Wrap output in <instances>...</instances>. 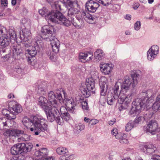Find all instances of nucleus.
I'll return each instance as SVG.
<instances>
[{
  "label": "nucleus",
  "instance_id": "f257e3e1",
  "mask_svg": "<svg viewBox=\"0 0 160 160\" xmlns=\"http://www.w3.org/2000/svg\"><path fill=\"white\" fill-rule=\"evenodd\" d=\"M139 76L138 73H135L132 75L131 78L128 77H125L121 86V95L117 101L120 104L118 109L120 111L126 109L131 102L132 96L129 88L132 83L133 88L135 87L138 83Z\"/></svg>",
  "mask_w": 160,
  "mask_h": 160
},
{
  "label": "nucleus",
  "instance_id": "f03ea898",
  "mask_svg": "<svg viewBox=\"0 0 160 160\" xmlns=\"http://www.w3.org/2000/svg\"><path fill=\"white\" fill-rule=\"evenodd\" d=\"M23 125L27 128L28 127L35 135L39 134L41 132L47 131L48 121L42 116H36L30 119L24 117L22 120Z\"/></svg>",
  "mask_w": 160,
  "mask_h": 160
},
{
  "label": "nucleus",
  "instance_id": "7ed1b4c3",
  "mask_svg": "<svg viewBox=\"0 0 160 160\" xmlns=\"http://www.w3.org/2000/svg\"><path fill=\"white\" fill-rule=\"evenodd\" d=\"M54 31L53 26H44L41 29L40 36L42 39H46L47 41L51 42L52 51L57 53L59 50V42L54 36L52 35V33Z\"/></svg>",
  "mask_w": 160,
  "mask_h": 160
},
{
  "label": "nucleus",
  "instance_id": "20e7f679",
  "mask_svg": "<svg viewBox=\"0 0 160 160\" xmlns=\"http://www.w3.org/2000/svg\"><path fill=\"white\" fill-rule=\"evenodd\" d=\"M38 12L41 16L47 18L46 19H48V22L58 23L59 22H63L66 26L69 25L70 22L66 19L61 13L57 11H51V12L48 13V10L44 7L39 10Z\"/></svg>",
  "mask_w": 160,
  "mask_h": 160
},
{
  "label": "nucleus",
  "instance_id": "39448f33",
  "mask_svg": "<svg viewBox=\"0 0 160 160\" xmlns=\"http://www.w3.org/2000/svg\"><path fill=\"white\" fill-rule=\"evenodd\" d=\"M62 94H63L65 99L66 100V105L68 107L69 112L72 113H74L76 111V102L72 98L67 97V94L64 90H62V91L61 92V93H57L56 95L57 98H56V99L58 100L59 102H58L60 103L62 102Z\"/></svg>",
  "mask_w": 160,
  "mask_h": 160
},
{
  "label": "nucleus",
  "instance_id": "423d86ee",
  "mask_svg": "<svg viewBox=\"0 0 160 160\" xmlns=\"http://www.w3.org/2000/svg\"><path fill=\"white\" fill-rule=\"evenodd\" d=\"M38 104L45 111L48 121H53L54 119V114L51 112L52 108L47 98L40 96L38 99Z\"/></svg>",
  "mask_w": 160,
  "mask_h": 160
},
{
  "label": "nucleus",
  "instance_id": "0eeeda50",
  "mask_svg": "<svg viewBox=\"0 0 160 160\" xmlns=\"http://www.w3.org/2000/svg\"><path fill=\"white\" fill-rule=\"evenodd\" d=\"M122 84L119 82H117L115 85L113 89V93H110L108 94L107 98V103L110 105H112L115 102L116 100L118 99L121 95V90H119V87L121 86Z\"/></svg>",
  "mask_w": 160,
  "mask_h": 160
},
{
  "label": "nucleus",
  "instance_id": "6e6552de",
  "mask_svg": "<svg viewBox=\"0 0 160 160\" xmlns=\"http://www.w3.org/2000/svg\"><path fill=\"white\" fill-rule=\"evenodd\" d=\"M75 0H63V3L65 7L68 8L67 17L68 20H70L74 18L76 14H81L82 11L80 12L77 8L73 7V5L75 2Z\"/></svg>",
  "mask_w": 160,
  "mask_h": 160
},
{
  "label": "nucleus",
  "instance_id": "1a4fd4ad",
  "mask_svg": "<svg viewBox=\"0 0 160 160\" xmlns=\"http://www.w3.org/2000/svg\"><path fill=\"white\" fill-rule=\"evenodd\" d=\"M94 81L92 78H88L86 80V84L81 88V91L83 94L86 97H88L91 95V93H95L93 91L94 88Z\"/></svg>",
  "mask_w": 160,
  "mask_h": 160
},
{
  "label": "nucleus",
  "instance_id": "9d476101",
  "mask_svg": "<svg viewBox=\"0 0 160 160\" xmlns=\"http://www.w3.org/2000/svg\"><path fill=\"white\" fill-rule=\"evenodd\" d=\"M145 104L142 102V100L140 98H137L132 103V107L129 114L132 117L136 116L140 111L142 108L146 107L145 106Z\"/></svg>",
  "mask_w": 160,
  "mask_h": 160
},
{
  "label": "nucleus",
  "instance_id": "9b49d317",
  "mask_svg": "<svg viewBox=\"0 0 160 160\" xmlns=\"http://www.w3.org/2000/svg\"><path fill=\"white\" fill-rule=\"evenodd\" d=\"M2 28H0V45L2 47L0 48V54L6 52L7 48L10 44V39L9 37L7 35L3 34Z\"/></svg>",
  "mask_w": 160,
  "mask_h": 160
},
{
  "label": "nucleus",
  "instance_id": "f8f14e48",
  "mask_svg": "<svg viewBox=\"0 0 160 160\" xmlns=\"http://www.w3.org/2000/svg\"><path fill=\"white\" fill-rule=\"evenodd\" d=\"M75 18H73L70 20H69L65 17L66 19L70 22L69 25L68 26L65 25L63 22H59V23L63 24L66 27L70 26L72 23L76 28H81L83 27L84 25V22L82 20L83 18L81 17V15L80 17H79V15H77Z\"/></svg>",
  "mask_w": 160,
  "mask_h": 160
},
{
  "label": "nucleus",
  "instance_id": "ddd939ff",
  "mask_svg": "<svg viewBox=\"0 0 160 160\" xmlns=\"http://www.w3.org/2000/svg\"><path fill=\"white\" fill-rule=\"evenodd\" d=\"M48 151L46 148H43L36 151L34 152L35 156L39 157L40 160H54L52 157H47Z\"/></svg>",
  "mask_w": 160,
  "mask_h": 160
},
{
  "label": "nucleus",
  "instance_id": "4468645a",
  "mask_svg": "<svg viewBox=\"0 0 160 160\" xmlns=\"http://www.w3.org/2000/svg\"><path fill=\"white\" fill-rule=\"evenodd\" d=\"M153 94V91L151 89H149L148 90L144 92L143 91L141 94L145 95L144 98L143 100L140 99L142 100V102H144L145 104V106L146 107L148 106H149V103H151L153 101L154 98L152 96Z\"/></svg>",
  "mask_w": 160,
  "mask_h": 160
},
{
  "label": "nucleus",
  "instance_id": "2eb2a0df",
  "mask_svg": "<svg viewBox=\"0 0 160 160\" xmlns=\"http://www.w3.org/2000/svg\"><path fill=\"white\" fill-rule=\"evenodd\" d=\"M57 98L56 95H55L52 91H51L48 93V99L49 103L51 104L52 108H55V112L56 113H58L57 108H59V103L56 99Z\"/></svg>",
  "mask_w": 160,
  "mask_h": 160
},
{
  "label": "nucleus",
  "instance_id": "dca6fc26",
  "mask_svg": "<svg viewBox=\"0 0 160 160\" xmlns=\"http://www.w3.org/2000/svg\"><path fill=\"white\" fill-rule=\"evenodd\" d=\"M158 123L155 120L150 121L147 124V126L144 128V129L147 132H149L152 134H154L158 129Z\"/></svg>",
  "mask_w": 160,
  "mask_h": 160
},
{
  "label": "nucleus",
  "instance_id": "f3484780",
  "mask_svg": "<svg viewBox=\"0 0 160 160\" xmlns=\"http://www.w3.org/2000/svg\"><path fill=\"white\" fill-rule=\"evenodd\" d=\"M38 45V42L35 40V43H34L31 49L27 50L28 53L30 55V56L28 57L29 61H31V60L30 58L34 57L36 55L37 52H40L42 49V48L40 47Z\"/></svg>",
  "mask_w": 160,
  "mask_h": 160
},
{
  "label": "nucleus",
  "instance_id": "a211bd4d",
  "mask_svg": "<svg viewBox=\"0 0 160 160\" xmlns=\"http://www.w3.org/2000/svg\"><path fill=\"white\" fill-rule=\"evenodd\" d=\"M8 108L11 109L17 115L22 110L21 106L17 102L15 101L10 102L8 105Z\"/></svg>",
  "mask_w": 160,
  "mask_h": 160
},
{
  "label": "nucleus",
  "instance_id": "6ab92c4d",
  "mask_svg": "<svg viewBox=\"0 0 160 160\" xmlns=\"http://www.w3.org/2000/svg\"><path fill=\"white\" fill-rule=\"evenodd\" d=\"M99 7V4L93 0L88 1L86 4V9L91 12H95Z\"/></svg>",
  "mask_w": 160,
  "mask_h": 160
},
{
  "label": "nucleus",
  "instance_id": "aec40b11",
  "mask_svg": "<svg viewBox=\"0 0 160 160\" xmlns=\"http://www.w3.org/2000/svg\"><path fill=\"white\" fill-rule=\"evenodd\" d=\"M92 55L93 53L91 52H81L79 53V58L81 62H85L92 60Z\"/></svg>",
  "mask_w": 160,
  "mask_h": 160
},
{
  "label": "nucleus",
  "instance_id": "412c9836",
  "mask_svg": "<svg viewBox=\"0 0 160 160\" xmlns=\"http://www.w3.org/2000/svg\"><path fill=\"white\" fill-rule=\"evenodd\" d=\"M107 82V78L104 77H101L100 79L99 85L101 88L100 94L102 96H105L106 94L108 88Z\"/></svg>",
  "mask_w": 160,
  "mask_h": 160
},
{
  "label": "nucleus",
  "instance_id": "4be33fe9",
  "mask_svg": "<svg viewBox=\"0 0 160 160\" xmlns=\"http://www.w3.org/2000/svg\"><path fill=\"white\" fill-rule=\"evenodd\" d=\"M81 17L89 23H92L95 21L97 17L92 16L83 10H82Z\"/></svg>",
  "mask_w": 160,
  "mask_h": 160
},
{
  "label": "nucleus",
  "instance_id": "5701e85b",
  "mask_svg": "<svg viewBox=\"0 0 160 160\" xmlns=\"http://www.w3.org/2000/svg\"><path fill=\"white\" fill-rule=\"evenodd\" d=\"M12 57L15 59H18L22 53V50L19 46L14 45L12 48Z\"/></svg>",
  "mask_w": 160,
  "mask_h": 160
},
{
  "label": "nucleus",
  "instance_id": "b1692460",
  "mask_svg": "<svg viewBox=\"0 0 160 160\" xmlns=\"http://www.w3.org/2000/svg\"><path fill=\"white\" fill-rule=\"evenodd\" d=\"M112 64L104 63H101L100 68L101 71L105 75L109 74L112 69Z\"/></svg>",
  "mask_w": 160,
  "mask_h": 160
},
{
  "label": "nucleus",
  "instance_id": "393cba45",
  "mask_svg": "<svg viewBox=\"0 0 160 160\" xmlns=\"http://www.w3.org/2000/svg\"><path fill=\"white\" fill-rule=\"evenodd\" d=\"M59 108H57L58 111V113H56L55 111V108H53V111L52 110H51V112L54 114L53 117L54 119V120L52 121H50V122H52L55 120V117L57 116V115H60L65 113L67 112L68 111H69L68 108H67L65 107L64 106H61V104L59 103Z\"/></svg>",
  "mask_w": 160,
  "mask_h": 160
},
{
  "label": "nucleus",
  "instance_id": "a878e982",
  "mask_svg": "<svg viewBox=\"0 0 160 160\" xmlns=\"http://www.w3.org/2000/svg\"><path fill=\"white\" fill-rule=\"evenodd\" d=\"M21 152H27L31 151L33 145L31 143H20Z\"/></svg>",
  "mask_w": 160,
  "mask_h": 160
},
{
  "label": "nucleus",
  "instance_id": "bb28decb",
  "mask_svg": "<svg viewBox=\"0 0 160 160\" xmlns=\"http://www.w3.org/2000/svg\"><path fill=\"white\" fill-rule=\"evenodd\" d=\"M156 150V148L152 144L146 145L143 146L142 150L145 153H152Z\"/></svg>",
  "mask_w": 160,
  "mask_h": 160
},
{
  "label": "nucleus",
  "instance_id": "cd10ccee",
  "mask_svg": "<svg viewBox=\"0 0 160 160\" xmlns=\"http://www.w3.org/2000/svg\"><path fill=\"white\" fill-rule=\"evenodd\" d=\"M8 120L6 118H0V129L3 130L10 126L8 125Z\"/></svg>",
  "mask_w": 160,
  "mask_h": 160
},
{
  "label": "nucleus",
  "instance_id": "c85d7f7f",
  "mask_svg": "<svg viewBox=\"0 0 160 160\" xmlns=\"http://www.w3.org/2000/svg\"><path fill=\"white\" fill-rule=\"evenodd\" d=\"M20 143L14 145L10 149L11 153L12 155H17L19 153H21Z\"/></svg>",
  "mask_w": 160,
  "mask_h": 160
},
{
  "label": "nucleus",
  "instance_id": "c756f323",
  "mask_svg": "<svg viewBox=\"0 0 160 160\" xmlns=\"http://www.w3.org/2000/svg\"><path fill=\"white\" fill-rule=\"evenodd\" d=\"M115 138L116 139L120 140V142L121 143H127L128 142V140L126 139V135L123 133H118L116 135Z\"/></svg>",
  "mask_w": 160,
  "mask_h": 160
},
{
  "label": "nucleus",
  "instance_id": "7c9ffc66",
  "mask_svg": "<svg viewBox=\"0 0 160 160\" xmlns=\"http://www.w3.org/2000/svg\"><path fill=\"white\" fill-rule=\"evenodd\" d=\"M104 55V53L103 51L100 49H97L94 53L95 58L97 62L101 60Z\"/></svg>",
  "mask_w": 160,
  "mask_h": 160
},
{
  "label": "nucleus",
  "instance_id": "2f4dec72",
  "mask_svg": "<svg viewBox=\"0 0 160 160\" xmlns=\"http://www.w3.org/2000/svg\"><path fill=\"white\" fill-rule=\"evenodd\" d=\"M62 4V2L61 1H56L54 2L52 7L53 8L55 9V10H52V11H57L58 12L61 13L59 10H61V6Z\"/></svg>",
  "mask_w": 160,
  "mask_h": 160
},
{
  "label": "nucleus",
  "instance_id": "473e14b6",
  "mask_svg": "<svg viewBox=\"0 0 160 160\" xmlns=\"http://www.w3.org/2000/svg\"><path fill=\"white\" fill-rule=\"evenodd\" d=\"M85 127V125L83 124L79 123L76 124L74 129L75 133L77 134H78L81 131L84 129Z\"/></svg>",
  "mask_w": 160,
  "mask_h": 160
},
{
  "label": "nucleus",
  "instance_id": "72a5a7b5",
  "mask_svg": "<svg viewBox=\"0 0 160 160\" xmlns=\"http://www.w3.org/2000/svg\"><path fill=\"white\" fill-rule=\"evenodd\" d=\"M57 153L59 155L67 154L68 152V149L64 147H60L56 149Z\"/></svg>",
  "mask_w": 160,
  "mask_h": 160
},
{
  "label": "nucleus",
  "instance_id": "f704fd0d",
  "mask_svg": "<svg viewBox=\"0 0 160 160\" xmlns=\"http://www.w3.org/2000/svg\"><path fill=\"white\" fill-rule=\"evenodd\" d=\"M136 127L133 121H130L126 125L125 130L127 132L131 130L134 127Z\"/></svg>",
  "mask_w": 160,
  "mask_h": 160
},
{
  "label": "nucleus",
  "instance_id": "c9c22d12",
  "mask_svg": "<svg viewBox=\"0 0 160 160\" xmlns=\"http://www.w3.org/2000/svg\"><path fill=\"white\" fill-rule=\"evenodd\" d=\"M37 93L40 95H44L45 93L46 90L45 88L42 84L38 86V89L37 90Z\"/></svg>",
  "mask_w": 160,
  "mask_h": 160
},
{
  "label": "nucleus",
  "instance_id": "e433bc0d",
  "mask_svg": "<svg viewBox=\"0 0 160 160\" xmlns=\"http://www.w3.org/2000/svg\"><path fill=\"white\" fill-rule=\"evenodd\" d=\"M145 119V118L143 117H136L133 121L136 126L138 124H140L143 123Z\"/></svg>",
  "mask_w": 160,
  "mask_h": 160
},
{
  "label": "nucleus",
  "instance_id": "4c0bfd02",
  "mask_svg": "<svg viewBox=\"0 0 160 160\" xmlns=\"http://www.w3.org/2000/svg\"><path fill=\"white\" fill-rule=\"evenodd\" d=\"M23 34L24 37V40L25 42L27 41L29 43V44H27V43H25V46L27 47H28V46L30 47V43L31 42V40H30V39L31 38V36L29 35H27L25 33H23Z\"/></svg>",
  "mask_w": 160,
  "mask_h": 160
},
{
  "label": "nucleus",
  "instance_id": "58836bf2",
  "mask_svg": "<svg viewBox=\"0 0 160 160\" xmlns=\"http://www.w3.org/2000/svg\"><path fill=\"white\" fill-rule=\"evenodd\" d=\"M9 110L10 112H9L8 114V115L6 116L8 118L7 119L8 120H12V119H14L16 118V115H17L14 113L12 110L10 109H9Z\"/></svg>",
  "mask_w": 160,
  "mask_h": 160
},
{
  "label": "nucleus",
  "instance_id": "ea45409f",
  "mask_svg": "<svg viewBox=\"0 0 160 160\" xmlns=\"http://www.w3.org/2000/svg\"><path fill=\"white\" fill-rule=\"evenodd\" d=\"M157 54L152 51L149 52V50L147 52V58L149 61H151L153 60Z\"/></svg>",
  "mask_w": 160,
  "mask_h": 160
},
{
  "label": "nucleus",
  "instance_id": "a19ab883",
  "mask_svg": "<svg viewBox=\"0 0 160 160\" xmlns=\"http://www.w3.org/2000/svg\"><path fill=\"white\" fill-rule=\"evenodd\" d=\"M59 125H62L64 123V120L61 116V115H57L55 117V119Z\"/></svg>",
  "mask_w": 160,
  "mask_h": 160
},
{
  "label": "nucleus",
  "instance_id": "79ce46f5",
  "mask_svg": "<svg viewBox=\"0 0 160 160\" xmlns=\"http://www.w3.org/2000/svg\"><path fill=\"white\" fill-rule=\"evenodd\" d=\"M104 6H108L112 2V0H96Z\"/></svg>",
  "mask_w": 160,
  "mask_h": 160
},
{
  "label": "nucleus",
  "instance_id": "37998d69",
  "mask_svg": "<svg viewBox=\"0 0 160 160\" xmlns=\"http://www.w3.org/2000/svg\"><path fill=\"white\" fill-rule=\"evenodd\" d=\"M152 109L155 111L160 110V103L156 100L152 105Z\"/></svg>",
  "mask_w": 160,
  "mask_h": 160
},
{
  "label": "nucleus",
  "instance_id": "c03bdc74",
  "mask_svg": "<svg viewBox=\"0 0 160 160\" xmlns=\"http://www.w3.org/2000/svg\"><path fill=\"white\" fill-rule=\"evenodd\" d=\"M30 139V136L27 134H22V136L20 138H18V140L20 142L26 141L29 140Z\"/></svg>",
  "mask_w": 160,
  "mask_h": 160
},
{
  "label": "nucleus",
  "instance_id": "a18cd8bd",
  "mask_svg": "<svg viewBox=\"0 0 160 160\" xmlns=\"http://www.w3.org/2000/svg\"><path fill=\"white\" fill-rule=\"evenodd\" d=\"M149 50V52L152 51L153 52L157 54L158 53L159 47L157 45H154L152 46Z\"/></svg>",
  "mask_w": 160,
  "mask_h": 160
},
{
  "label": "nucleus",
  "instance_id": "49530a36",
  "mask_svg": "<svg viewBox=\"0 0 160 160\" xmlns=\"http://www.w3.org/2000/svg\"><path fill=\"white\" fill-rule=\"evenodd\" d=\"M61 116L63 120L65 121H68L71 118V117L68 113V112L66 113L61 115Z\"/></svg>",
  "mask_w": 160,
  "mask_h": 160
},
{
  "label": "nucleus",
  "instance_id": "de8ad7c7",
  "mask_svg": "<svg viewBox=\"0 0 160 160\" xmlns=\"http://www.w3.org/2000/svg\"><path fill=\"white\" fill-rule=\"evenodd\" d=\"M82 108L83 110H88L89 107L88 106V102L86 101H83L81 102Z\"/></svg>",
  "mask_w": 160,
  "mask_h": 160
},
{
  "label": "nucleus",
  "instance_id": "09e8293b",
  "mask_svg": "<svg viewBox=\"0 0 160 160\" xmlns=\"http://www.w3.org/2000/svg\"><path fill=\"white\" fill-rule=\"evenodd\" d=\"M141 27V23L140 21H137L134 24V28L135 30L138 31L139 30Z\"/></svg>",
  "mask_w": 160,
  "mask_h": 160
},
{
  "label": "nucleus",
  "instance_id": "8fccbe9b",
  "mask_svg": "<svg viewBox=\"0 0 160 160\" xmlns=\"http://www.w3.org/2000/svg\"><path fill=\"white\" fill-rule=\"evenodd\" d=\"M16 136L18 137L21 135H22L24 133V131L22 130L19 129H15Z\"/></svg>",
  "mask_w": 160,
  "mask_h": 160
},
{
  "label": "nucleus",
  "instance_id": "3c124183",
  "mask_svg": "<svg viewBox=\"0 0 160 160\" xmlns=\"http://www.w3.org/2000/svg\"><path fill=\"white\" fill-rule=\"evenodd\" d=\"M2 6L8 7V0H0Z\"/></svg>",
  "mask_w": 160,
  "mask_h": 160
},
{
  "label": "nucleus",
  "instance_id": "603ef678",
  "mask_svg": "<svg viewBox=\"0 0 160 160\" xmlns=\"http://www.w3.org/2000/svg\"><path fill=\"white\" fill-rule=\"evenodd\" d=\"M151 159V160H160V156L156 154L153 155Z\"/></svg>",
  "mask_w": 160,
  "mask_h": 160
},
{
  "label": "nucleus",
  "instance_id": "864d4df0",
  "mask_svg": "<svg viewBox=\"0 0 160 160\" xmlns=\"http://www.w3.org/2000/svg\"><path fill=\"white\" fill-rule=\"evenodd\" d=\"M98 122V121L95 119L90 120L89 122V124L91 125H93Z\"/></svg>",
  "mask_w": 160,
  "mask_h": 160
},
{
  "label": "nucleus",
  "instance_id": "5fc2aeb1",
  "mask_svg": "<svg viewBox=\"0 0 160 160\" xmlns=\"http://www.w3.org/2000/svg\"><path fill=\"white\" fill-rule=\"evenodd\" d=\"M9 111V110L8 109H3L2 111V113L6 117L9 112H10Z\"/></svg>",
  "mask_w": 160,
  "mask_h": 160
},
{
  "label": "nucleus",
  "instance_id": "6e6d98bb",
  "mask_svg": "<svg viewBox=\"0 0 160 160\" xmlns=\"http://www.w3.org/2000/svg\"><path fill=\"white\" fill-rule=\"evenodd\" d=\"M15 129H10V138L12 137H16Z\"/></svg>",
  "mask_w": 160,
  "mask_h": 160
},
{
  "label": "nucleus",
  "instance_id": "4d7b16f0",
  "mask_svg": "<svg viewBox=\"0 0 160 160\" xmlns=\"http://www.w3.org/2000/svg\"><path fill=\"white\" fill-rule=\"evenodd\" d=\"M111 134L112 135L116 137V135H117L118 133L117 129L116 128H114L111 130Z\"/></svg>",
  "mask_w": 160,
  "mask_h": 160
},
{
  "label": "nucleus",
  "instance_id": "13d9d810",
  "mask_svg": "<svg viewBox=\"0 0 160 160\" xmlns=\"http://www.w3.org/2000/svg\"><path fill=\"white\" fill-rule=\"evenodd\" d=\"M4 135L5 136H6L7 137L10 138V129H8L4 133Z\"/></svg>",
  "mask_w": 160,
  "mask_h": 160
},
{
  "label": "nucleus",
  "instance_id": "bf43d9fd",
  "mask_svg": "<svg viewBox=\"0 0 160 160\" xmlns=\"http://www.w3.org/2000/svg\"><path fill=\"white\" fill-rule=\"evenodd\" d=\"M116 121V120L115 118L112 119V120L109 121L108 122V124L110 125H113Z\"/></svg>",
  "mask_w": 160,
  "mask_h": 160
},
{
  "label": "nucleus",
  "instance_id": "052dcab7",
  "mask_svg": "<svg viewBox=\"0 0 160 160\" xmlns=\"http://www.w3.org/2000/svg\"><path fill=\"white\" fill-rule=\"evenodd\" d=\"M21 11L22 12L23 14L24 15L26 14L27 13V10L24 7H23L21 9Z\"/></svg>",
  "mask_w": 160,
  "mask_h": 160
},
{
  "label": "nucleus",
  "instance_id": "680f3d73",
  "mask_svg": "<svg viewBox=\"0 0 160 160\" xmlns=\"http://www.w3.org/2000/svg\"><path fill=\"white\" fill-rule=\"evenodd\" d=\"M17 160H24L25 157L22 155L19 156L18 157H16Z\"/></svg>",
  "mask_w": 160,
  "mask_h": 160
},
{
  "label": "nucleus",
  "instance_id": "e2e57ef3",
  "mask_svg": "<svg viewBox=\"0 0 160 160\" xmlns=\"http://www.w3.org/2000/svg\"><path fill=\"white\" fill-rule=\"evenodd\" d=\"M153 114L152 112V113H151L150 112H149L148 113V116H147V117H145L146 118H147L148 119H150L153 116Z\"/></svg>",
  "mask_w": 160,
  "mask_h": 160
},
{
  "label": "nucleus",
  "instance_id": "0e129e2a",
  "mask_svg": "<svg viewBox=\"0 0 160 160\" xmlns=\"http://www.w3.org/2000/svg\"><path fill=\"white\" fill-rule=\"evenodd\" d=\"M125 18L126 19L130 20L131 19V15H126L125 17Z\"/></svg>",
  "mask_w": 160,
  "mask_h": 160
},
{
  "label": "nucleus",
  "instance_id": "69168bd1",
  "mask_svg": "<svg viewBox=\"0 0 160 160\" xmlns=\"http://www.w3.org/2000/svg\"><path fill=\"white\" fill-rule=\"evenodd\" d=\"M3 53H2V54ZM1 55V56L2 57H3L4 58H5L6 59H8V58L9 57V54H6L5 55H4V54L3 55V56H2V55L0 54Z\"/></svg>",
  "mask_w": 160,
  "mask_h": 160
},
{
  "label": "nucleus",
  "instance_id": "338daca9",
  "mask_svg": "<svg viewBox=\"0 0 160 160\" xmlns=\"http://www.w3.org/2000/svg\"><path fill=\"white\" fill-rule=\"evenodd\" d=\"M60 160H67L66 159V157L64 156H62L60 158Z\"/></svg>",
  "mask_w": 160,
  "mask_h": 160
},
{
  "label": "nucleus",
  "instance_id": "774afa93",
  "mask_svg": "<svg viewBox=\"0 0 160 160\" xmlns=\"http://www.w3.org/2000/svg\"><path fill=\"white\" fill-rule=\"evenodd\" d=\"M156 100L160 103V94L157 96Z\"/></svg>",
  "mask_w": 160,
  "mask_h": 160
}]
</instances>
